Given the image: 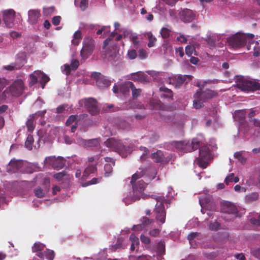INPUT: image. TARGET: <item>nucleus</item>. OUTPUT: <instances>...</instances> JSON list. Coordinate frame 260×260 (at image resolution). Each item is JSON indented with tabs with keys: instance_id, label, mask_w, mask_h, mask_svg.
<instances>
[{
	"instance_id": "obj_35",
	"label": "nucleus",
	"mask_w": 260,
	"mask_h": 260,
	"mask_svg": "<svg viewBox=\"0 0 260 260\" xmlns=\"http://www.w3.org/2000/svg\"><path fill=\"white\" fill-rule=\"evenodd\" d=\"M35 196L39 198H43L45 195V191L42 189L40 187H36L34 190Z\"/></svg>"
},
{
	"instance_id": "obj_51",
	"label": "nucleus",
	"mask_w": 260,
	"mask_h": 260,
	"mask_svg": "<svg viewBox=\"0 0 260 260\" xmlns=\"http://www.w3.org/2000/svg\"><path fill=\"white\" fill-rule=\"evenodd\" d=\"M250 221L251 223L253 225L260 226V215L258 216L257 218H251Z\"/></svg>"
},
{
	"instance_id": "obj_34",
	"label": "nucleus",
	"mask_w": 260,
	"mask_h": 260,
	"mask_svg": "<svg viewBox=\"0 0 260 260\" xmlns=\"http://www.w3.org/2000/svg\"><path fill=\"white\" fill-rule=\"evenodd\" d=\"M234 157L238 159L242 164L245 163L246 158L243 155V151L236 152L234 154Z\"/></svg>"
},
{
	"instance_id": "obj_9",
	"label": "nucleus",
	"mask_w": 260,
	"mask_h": 260,
	"mask_svg": "<svg viewBox=\"0 0 260 260\" xmlns=\"http://www.w3.org/2000/svg\"><path fill=\"white\" fill-rule=\"evenodd\" d=\"M94 41L90 37L85 38L83 42V47L80 51L82 58L87 59L92 53L94 48Z\"/></svg>"
},
{
	"instance_id": "obj_22",
	"label": "nucleus",
	"mask_w": 260,
	"mask_h": 260,
	"mask_svg": "<svg viewBox=\"0 0 260 260\" xmlns=\"http://www.w3.org/2000/svg\"><path fill=\"white\" fill-rule=\"evenodd\" d=\"M151 158L157 163L163 162L165 160L164 154L161 150H158L151 154Z\"/></svg>"
},
{
	"instance_id": "obj_37",
	"label": "nucleus",
	"mask_w": 260,
	"mask_h": 260,
	"mask_svg": "<svg viewBox=\"0 0 260 260\" xmlns=\"http://www.w3.org/2000/svg\"><path fill=\"white\" fill-rule=\"evenodd\" d=\"M141 221L142 225H143V228H145L146 226L151 224L153 222V220L146 217H143L141 219Z\"/></svg>"
},
{
	"instance_id": "obj_20",
	"label": "nucleus",
	"mask_w": 260,
	"mask_h": 260,
	"mask_svg": "<svg viewBox=\"0 0 260 260\" xmlns=\"http://www.w3.org/2000/svg\"><path fill=\"white\" fill-rule=\"evenodd\" d=\"M6 80L4 78H0V102L5 101L7 99L6 94L9 93L8 89H6L3 92L2 90L6 86Z\"/></svg>"
},
{
	"instance_id": "obj_53",
	"label": "nucleus",
	"mask_w": 260,
	"mask_h": 260,
	"mask_svg": "<svg viewBox=\"0 0 260 260\" xmlns=\"http://www.w3.org/2000/svg\"><path fill=\"white\" fill-rule=\"evenodd\" d=\"M61 19V18L60 16H56L53 17V18L52 19V24L55 26L59 25V24L60 22Z\"/></svg>"
},
{
	"instance_id": "obj_49",
	"label": "nucleus",
	"mask_w": 260,
	"mask_h": 260,
	"mask_svg": "<svg viewBox=\"0 0 260 260\" xmlns=\"http://www.w3.org/2000/svg\"><path fill=\"white\" fill-rule=\"evenodd\" d=\"M54 10V8L53 7L44 8L43 10V14L45 16H48L52 14Z\"/></svg>"
},
{
	"instance_id": "obj_16",
	"label": "nucleus",
	"mask_w": 260,
	"mask_h": 260,
	"mask_svg": "<svg viewBox=\"0 0 260 260\" xmlns=\"http://www.w3.org/2000/svg\"><path fill=\"white\" fill-rule=\"evenodd\" d=\"M105 160L107 162L104 166L105 176L108 177L112 173L113 167L115 166V162L113 158L110 157H106Z\"/></svg>"
},
{
	"instance_id": "obj_56",
	"label": "nucleus",
	"mask_w": 260,
	"mask_h": 260,
	"mask_svg": "<svg viewBox=\"0 0 260 260\" xmlns=\"http://www.w3.org/2000/svg\"><path fill=\"white\" fill-rule=\"evenodd\" d=\"M160 231L158 229H155L149 232V235L152 237H157L159 235Z\"/></svg>"
},
{
	"instance_id": "obj_57",
	"label": "nucleus",
	"mask_w": 260,
	"mask_h": 260,
	"mask_svg": "<svg viewBox=\"0 0 260 260\" xmlns=\"http://www.w3.org/2000/svg\"><path fill=\"white\" fill-rule=\"evenodd\" d=\"M220 226V224L217 222L214 223H211L209 226V228L211 230H216Z\"/></svg>"
},
{
	"instance_id": "obj_1",
	"label": "nucleus",
	"mask_w": 260,
	"mask_h": 260,
	"mask_svg": "<svg viewBox=\"0 0 260 260\" xmlns=\"http://www.w3.org/2000/svg\"><path fill=\"white\" fill-rule=\"evenodd\" d=\"M254 37V35L250 33H237L229 38L228 39V43L231 47L234 49H238L244 47L248 42V45L247 46V49L249 50L251 44L255 43L256 44L257 43V42L252 40Z\"/></svg>"
},
{
	"instance_id": "obj_13",
	"label": "nucleus",
	"mask_w": 260,
	"mask_h": 260,
	"mask_svg": "<svg viewBox=\"0 0 260 260\" xmlns=\"http://www.w3.org/2000/svg\"><path fill=\"white\" fill-rule=\"evenodd\" d=\"M179 15L181 21L184 22H190L195 18V14L193 12L188 9L182 10L179 13Z\"/></svg>"
},
{
	"instance_id": "obj_21",
	"label": "nucleus",
	"mask_w": 260,
	"mask_h": 260,
	"mask_svg": "<svg viewBox=\"0 0 260 260\" xmlns=\"http://www.w3.org/2000/svg\"><path fill=\"white\" fill-rule=\"evenodd\" d=\"M111 81L107 78L106 77L102 76L96 81V85L101 88L107 87L111 85Z\"/></svg>"
},
{
	"instance_id": "obj_25",
	"label": "nucleus",
	"mask_w": 260,
	"mask_h": 260,
	"mask_svg": "<svg viewBox=\"0 0 260 260\" xmlns=\"http://www.w3.org/2000/svg\"><path fill=\"white\" fill-rule=\"evenodd\" d=\"M96 171V165H89L84 170L83 177H87L90 174L93 173Z\"/></svg>"
},
{
	"instance_id": "obj_63",
	"label": "nucleus",
	"mask_w": 260,
	"mask_h": 260,
	"mask_svg": "<svg viewBox=\"0 0 260 260\" xmlns=\"http://www.w3.org/2000/svg\"><path fill=\"white\" fill-rule=\"evenodd\" d=\"M103 75L101 74L99 72H93L91 74V77L96 80V81H98V79L101 77Z\"/></svg>"
},
{
	"instance_id": "obj_59",
	"label": "nucleus",
	"mask_w": 260,
	"mask_h": 260,
	"mask_svg": "<svg viewBox=\"0 0 260 260\" xmlns=\"http://www.w3.org/2000/svg\"><path fill=\"white\" fill-rule=\"evenodd\" d=\"M99 182V180L98 178H93L90 181L86 182L84 185H83V186H86L91 184H95Z\"/></svg>"
},
{
	"instance_id": "obj_24",
	"label": "nucleus",
	"mask_w": 260,
	"mask_h": 260,
	"mask_svg": "<svg viewBox=\"0 0 260 260\" xmlns=\"http://www.w3.org/2000/svg\"><path fill=\"white\" fill-rule=\"evenodd\" d=\"M83 143L87 147H96L100 144V139H92L90 140H83Z\"/></svg>"
},
{
	"instance_id": "obj_27",
	"label": "nucleus",
	"mask_w": 260,
	"mask_h": 260,
	"mask_svg": "<svg viewBox=\"0 0 260 260\" xmlns=\"http://www.w3.org/2000/svg\"><path fill=\"white\" fill-rule=\"evenodd\" d=\"M34 120L35 116L32 115L30 116L26 122V127L29 132H32L35 128Z\"/></svg>"
},
{
	"instance_id": "obj_8",
	"label": "nucleus",
	"mask_w": 260,
	"mask_h": 260,
	"mask_svg": "<svg viewBox=\"0 0 260 260\" xmlns=\"http://www.w3.org/2000/svg\"><path fill=\"white\" fill-rule=\"evenodd\" d=\"M24 89V84L23 81L21 79L15 80L13 83L6 89L8 90L9 93L6 94L7 99L9 98L10 95L13 96H18L21 95Z\"/></svg>"
},
{
	"instance_id": "obj_38",
	"label": "nucleus",
	"mask_w": 260,
	"mask_h": 260,
	"mask_svg": "<svg viewBox=\"0 0 260 260\" xmlns=\"http://www.w3.org/2000/svg\"><path fill=\"white\" fill-rule=\"evenodd\" d=\"M44 248V245L40 243H35L32 247V252L42 251Z\"/></svg>"
},
{
	"instance_id": "obj_61",
	"label": "nucleus",
	"mask_w": 260,
	"mask_h": 260,
	"mask_svg": "<svg viewBox=\"0 0 260 260\" xmlns=\"http://www.w3.org/2000/svg\"><path fill=\"white\" fill-rule=\"evenodd\" d=\"M15 67V66H14V63L13 62L10 64L9 65L4 66V69L8 71H11L16 70Z\"/></svg>"
},
{
	"instance_id": "obj_40",
	"label": "nucleus",
	"mask_w": 260,
	"mask_h": 260,
	"mask_svg": "<svg viewBox=\"0 0 260 260\" xmlns=\"http://www.w3.org/2000/svg\"><path fill=\"white\" fill-rule=\"evenodd\" d=\"M74 122H78L77 115H72L67 120L66 124L67 126H69Z\"/></svg>"
},
{
	"instance_id": "obj_31",
	"label": "nucleus",
	"mask_w": 260,
	"mask_h": 260,
	"mask_svg": "<svg viewBox=\"0 0 260 260\" xmlns=\"http://www.w3.org/2000/svg\"><path fill=\"white\" fill-rule=\"evenodd\" d=\"M159 89L161 91H163V92H165L168 93V94H162L161 95V97L168 98L172 99L173 94H172V91H171V89H170L165 86H162V87H160Z\"/></svg>"
},
{
	"instance_id": "obj_64",
	"label": "nucleus",
	"mask_w": 260,
	"mask_h": 260,
	"mask_svg": "<svg viewBox=\"0 0 260 260\" xmlns=\"http://www.w3.org/2000/svg\"><path fill=\"white\" fill-rule=\"evenodd\" d=\"M251 122H252L253 124L257 127H260V120L255 118H253L249 120Z\"/></svg>"
},
{
	"instance_id": "obj_52",
	"label": "nucleus",
	"mask_w": 260,
	"mask_h": 260,
	"mask_svg": "<svg viewBox=\"0 0 260 260\" xmlns=\"http://www.w3.org/2000/svg\"><path fill=\"white\" fill-rule=\"evenodd\" d=\"M70 66L72 68V70L75 71L78 68L79 66V62L77 59H74L72 61Z\"/></svg>"
},
{
	"instance_id": "obj_41",
	"label": "nucleus",
	"mask_w": 260,
	"mask_h": 260,
	"mask_svg": "<svg viewBox=\"0 0 260 260\" xmlns=\"http://www.w3.org/2000/svg\"><path fill=\"white\" fill-rule=\"evenodd\" d=\"M160 34L162 38L167 39L170 36V30L167 28L163 27L161 29Z\"/></svg>"
},
{
	"instance_id": "obj_48",
	"label": "nucleus",
	"mask_w": 260,
	"mask_h": 260,
	"mask_svg": "<svg viewBox=\"0 0 260 260\" xmlns=\"http://www.w3.org/2000/svg\"><path fill=\"white\" fill-rule=\"evenodd\" d=\"M234 177V173L229 174L225 178L224 183L228 185L230 182H233Z\"/></svg>"
},
{
	"instance_id": "obj_26",
	"label": "nucleus",
	"mask_w": 260,
	"mask_h": 260,
	"mask_svg": "<svg viewBox=\"0 0 260 260\" xmlns=\"http://www.w3.org/2000/svg\"><path fill=\"white\" fill-rule=\"evenodd\" d=\"M75 5L80 8L82 11H84L88 7V0H75Z\"/></svg>"
},
{
	"instance_id": "obj_33",
	"label": "nucleus",
	"mask_w": 260,
	"mask_h": 260,
	"mask_svg": "<svg viewBox=\"0 0 260 260\" xmlns=\"http://www.w3.org/2000/svg\"><path fill=\"white\" fill-rule=\"evenodd\" d=\"M34 143V138L31 135H28L25 142V145L29 150L32 149V145Z\"/></svg>"
},
{
	"instance_id": "obj_55",
	"label": "nucleus",
	"mask_w": 260,
	"mask_h": 260,
	"mask_svg": "<svg viewBox=\"0 0 260 260\" xmlns=\"http://www.w3.org/2000/svg\"><path fill=\"white\" fill-rule=\"evenodd\" d=\"M147 56V52L144 49H141L139 50V57L141 59H145Z\"/></svg>"
},
{
	"instance_id": "obj_43",
	"label": "nucleus",
	"mask_w": 260,
	"mask_h": 260,
	"mask_svg": "<svg viewBox=\"0 0 260 260\" xmlns=\"http://www.w3.org/2000/svg\"><path fill=\"white\" fill-rule=\"evenodd\" d=\"M129 258L130 260H133V259L134 260H150V257L146 255H142L138 257L131 256Z\"/></svg>"
},
{
	"instance_id": "obj_12",
	"label": "nucleus",
	"mask_w": 260,
	"mask_h": 260,
	"mask_svg": "<svg viewBox=\"0 0 260 260\" xmlns=\"http://www.w3.org/2000/svg\"><path fill=\"white\" fill-rule=\"evenodd\" d=\"M84 107L92 115H95L99 112L97 101L93 98H88L83 101Z\"/></svg>"
},
{
	"instance_id": "obj_44",
	"label": "nucleus",
	"mask_w": 260,
	"mask_h": 260,
	"mask_svg": "<svg viewBox=\"0 0 260 260\" xmlns=\"http://www.w3.org/2000/svg\"><path fill=\"white\" fill-rule=\"evenodd\" d=\"M199 235V233L198 232H193L189 234L187 236V239L189 241L190 244L192 246V243L193 242L194 239L197 237Z\"/></svg>"
},
{
	"instance_id": "obj_4",
	"label": "nucleus",
	"mask_w": 260,
	"mask_h": 260,
	"mask_svg": "<svg viewBox=\"0 0 260 260\" xmlns=\"http://www.w3.org/2000/svg\"><path fill=\"white\" fill-rule=\"evenodd\" d=\"M172 145L180 152L187 153L199 148L200 141L197 138H193L191 143L186 141H174Z\"/></svg>"
},
{
	"instance_id": "obj_47",
	"label": "nucleus",
	"mask_w": 260,
	"mask_h": 260,
	"mask_svg": "<svg viewBox=\"0 0 260 260\" xmlns=\"http://www.w3.org/2000/svg\"><path fill=\"white\" fill-rule=\"evenodd\" d=\"M251 253L254 257L260 258V248L251 249Z\"/></svg>"
},
{
	"instance_id": "obj_50",
	"label": "nucleus",
	"mask_w": 260,
	"mask_h": 260,
	"mask_svg": "<svg viewBox=\"0 0 260 260\" xmlns=\"http://www.w3.org/2000/svg\"><path fill=\"white\" fill-rule=\"evenodd\" d=\"M127 55L129 59H134L137 57V53L135 50L133 49L128 51Z\"/></svg>"
},
{
	"instance_id": "obj_62",
	"label": "nucleus",
	"mask_w": 260,
	"mask_h": 260,
	"mask_svg": "<svg viewBox=\"0 0 260 260\" xmlns=\"http://www.w3.org/2000/svg\"><path fill=\"white\" fill-rule=\"evenodd\" d=\"M176 53L178 54L181 57L184 55V52L182 47H179L176 49Z\"/></svg>"
},
{
	"instance_id": "obj_19",
	"label": "nucleus",
	"mask_w": 260,
	"mask_h": 260,
	"mask_svg": "<svg viewBox=\"0 0 260 260\" xmlns=\"http://www.w3.org/2000/svg\"><path fill=\"white\" fill-rule=\"evenodd\" d=\"M133 82L127 81L119 85V91L124 96L129 94V89H131Z\"/></svg>"
},
{
	"instance_id": "obj_23",
	"label": "nucleus",
	"mask_w": 260,
	"mask_h": 260,
	"mask_svg": "<svg viewBox=\"0 0 260 260\" xmlns=\"http://www.w3.org/2000/svg\"><path fill=\"white\" fill-rule=\"evenodd\" d=\"M199 95V93L197 92L194 94V100L193 102V106L197 109L202 108L204 105L203 103L205 102L202 100V99L200 98Z\"/></svg>"
},
{
	"instance_id": "obj_45",
	"label": "nucleus",
	"mask_w": 260,
	"mask_h": 260,
	"mask_svg": "<svg viewBox=\"0 0 260 260\" xmlns=\"http://www.w3.org/2000/svg\"><path fill=\"white\" fill-rule=\"evenodd\" d=\"M30 78V81L29 85L30 86L34 85L35 84H36L38 82V79L36 76H35L34 74H31L29 76Z\"/></svg>"
},
{
	"instance_id": "obj_39",
	"label": "nucleus",
	"mask_w": 260,
	"mask_h": 260,
	"mask_svg": "<svg viewBox=\"0 0 260 260\" xmlns=\"http://www.w3.org/2000/svg\"><path fill=\"white\" fill-rule=\"evenodd\" d=\"M45 255L48 260H53L55 256L54 252L49 249H47L45 251Z\"/></svg>"
},
{
	"instance_id": "obj_18",
	"label": "nucleus",
	"mask_w": 260,
	"mask_h": 260,
	"mask_svg": "<svg viewBox=\"0 0 260 260\" xmlns=\"http://www.w3.org/2000/svg\"><path fill=\"white\" fill-rule=\"evenodd\" d=\"M123 36L124 38H128L134 45L137 46L139 44V41L137 35L133 33L131 31L127 30H124Z\"/></svg>"
},
{
	"instance_id": "obj_29",
	"label": "nucleus",
	"mask_w": 260,
	"mask_h": 260,
	"mask_svg": "<svg viewBox=\"0 0 260 260\" xmlns=\"http://www.w3.org/2000/svg\"><path fill=\"white\" fill-rule=\"evenodd\" d=\"M132 94L133 99H136L140 95L142 90L140 88H136L134 84L133 83L131 87Z\"/></svg>"
},
{
	"instance_id": "obj_30",
	"label": "nucleus",
	"mask_w": 260,
	"mask_h": 260,
	"mask_svg": "<svg viewBox=\"0 0 260 260\" xmlns=\"http://www.w3.org/2000/svg\"><path fill=\"white\" fill-rule=\"evenodd\" d=\"M82 38V33L81 31L77 30L74 34L73 39L72 40V43L75 45L77 46L79 44L80 40Z\"/></svg>"
},
{
	"instance_id": "obj_2",
	"label": "nucleus",
	"mask_w": 260,
	"mask_h": 260,
	"mask_svg": "<svg viewBox=\"0 0 260 260\" xmlns=\"http://www.w3.org/2000/svg\"><path fill=\"white\" fill-rule=\"evenodd\" d=\"M144 175L143 171H137L133 175L131 183L132 185L134 196L136 200H139L141 198H146L147 195L144 193V190L146 187V184L143 180L138 179L142 178Z\"/></svg>"
},
{
	"instance_id": "obj_36",
	"label": "nucleus",
	"mask_w": 260,
	"mask_h": 260,
	"mask_svg": "<svg viewBox=\"0 0 260 260\" xmlns=\"http://www.w3.org/2000/svg\"><path fill=\"white\" fill-rule=\"evenodd\" d=\"M67 177V174L65 171H62L61 172L56 173L54 175V177L58 181H60L64 178L68 179V177Z\"/></svg>"
},
{
	"instance_id": "obj_6",
	"label": "nucleus",
	"mask_w": 260,
	"mask_h": 260,
	"mask_svg": "<svg viewBox=\"0 0 260 260\" xmlns=\"http://www.w3.org/2000/svg\"><path fill=\"white\" fill-rule=\"evenodd\" d=\"M221 210L223 214L222 217L227 220L236 217L238 213L237 207L232 203L228 201L223 203Z\"/></svg>"
},
{
	"instance_id": "obj_11",
	"label": "nucleus",
	"mask_w": 260,
	"mask_h": 260,
	"mask_svg": "<svg viewBox=\"0 0 260 260\" xmlns=\"http://www.w3.org/2000/svg\"><path fill=\"white\" fill-rule=\"evenodd\" d=\"M155 215V219L159 221L161 224L165 222L166 212L165 209V206L162 203L157 202L155 208L154 210Z\"/></svg>"
},
{
	"instance_id": "obj_60",
	"label": "nucleus",
	"mask_w": 260,
	"mask_h": 260,
	"mask_svg": "<svg viewBox=\"0 0 260 260\" xmlns=\"http://www.w3.org/2000/svg\"><path fill=\"white\" fill-rule=\"evenodd\" d=\"M144 229V228H143V225H142V224L141 223V224H138L137 225H134L133 226L132 230L133 231H142Z\"/></svg>"
},
{
	"instance_id": "obj_28",
	"label": "nucleus",
	"mask_w": 260,
	"mask_h": 260,
	"mask_svg": "<svg viewBox=\"0 0 260 260\" xmlns=\"http://www.w3.org/2000/svg\"><path fill=\"white\" fill-rule=\"evenodd\" d=\"M146 36L147 37L149 40V42L147 44L148 47L151 48L153 47L156 42V38L154 37L151 32H148Z\"/></svg>"
},
{
	"instance_id": "obj_17",
	"label": "nucleus",
	"mask_w": 260,
	"mask_h": 260,
	"mask_svg": "<svg viewBox=\"0 0 260 260\" xmlns=\"http://www.w3.org/2000/svg\"><path fill=\"white\" fill-rule=\"evenodd\" d=\"M28 15L29 23L34 24L37 23L40 16V12L38 10H30L28 11Z\"/></svg>"
},
{
	"instance_id": "obj_58",
	"label": "nucleus",
	"mask_w": 260,
	"mask_h": 260,
	"mask_svg": "<svg viewBox=\"0 0 260 260\" xmlns=\"http://www.w3.org/2000/svg\"><path fill=\"white\" fill-rule=\"evenodd\" d=\"M67 106L64 105H61L56 108V113L58 114H61L65 110Z\"/></svg>"
},
{
	"instance_id": "obj_32",
	"label": "nucleus",
	"mask_w": 260,
	"mask_h": 260,
	"mask_svg": "<svg viewBox=\"0 0 260 260\" xmlns=\"http://www.w3.org/2000/svg\"><path fill=\"white\" fill-rule=\"evenodd\" d=\"M13 63L15 66V69L16 70H20L26 63V61L23 58H18Z\"/></svg>"
},
{
	"instance_id": "obj_14",
	"label": "nucleus",
	"mask_w": 260,
	"mask_h": 260,
	"mask_svg": "<svg viewBox=\"0 0 260 260\" xmlns=\"http://www.w3.org/2000/svg\"><path fill=\"white\" fill-rule=\"evenodd\" d=\"M187 75H179L174 76L169 78V83L173 85L176 88H179L185 82Z\"/></svg>"
},
{
	"instance_id": "obj_10",
	"label": "nucleus",
	"mask_w": 260,
	"mask_h": 260,
	"mask_svg": "<svg viewBox=\"0 0 260 260\" xmlns=\"http://www.w3.org/2000/svg\"><path fill=\"white\" fill-rule=\"evenodd\" d=\"M44 164L46 166H51L55 169H62L64 166V160L61 157L55 156L46 157L44 160Z\"/></svg>"
},
{
	"instance_id": "obj_7",
	"label": "nucleus",
	"mask_w": 260,
	"mask_h": 260,
	"mask_svg": "<svg viewBox=\"0 0 260 260\" xmlns=\"http://www.w3.org/2000/svg\"><path fill=\"white\" fill-rule=\"evenodd\" d=\"M211 158V152L207 146L201 147L200 149L199 156L197 158V164L201 168H206L208 161Z\"/></svg>"
},
{
	"instance_id": "obj_3",
	"label": "nucleus",
	"mask_w": 260,
	"mask_h": 260,
	"mask_svg": "<svg viewBox=\"0 0 260 260\" xmlns=\"http://www.w3.org/2000/svg\"><path fill=\"white\" fill-rule=\"evenodd\" d=\"M104 143L107 147L118 152L122 157H125L127 153H130L129 146L124 145L121 141L114 138H109Z\"/></svg>"
},
{
	"instance_id": "obj_46",
	"label": "nucleus",
	"mask_w": 260,
	"mask_h": 260,
	"mask_svg": "<svg viewBox=\"0 0 260 260\" xmlns=\"http://www.w3.org/2000/svg\"><path fill=\"white\" fill-rule=\"evenodd\" d=\"M129 239L132 242V244H134V245H138L139 244V239L135 235V234H132L130 235Z\"/></svg>"
},
{
	"instance_id": "obj_54",
	"label": "nucleus",
	"mask_w": 260,
	"mask_h": 260,
	"mask_svg": "<svg viewBox=\"0 0 260 260\" xmlns=\"http://www.w3.org/2000/svg\"><path fill=\"white\" fill-rule=\"evenodd\" d=\"M140 239L141 242L144 244H148L150 243V239L144 235H141Z\"/></svg>"
},
{
	"instance_id": "obj_42",
	"label": "nucleus",
	"mask_w": 260,
	"mask_h": 260,
	"mask_svg": "<svg viewBox=\"0 0 260 260\" xmlns=\"http://www.w3.org/2000/svg\"><path fill=\"white\" fill-rule=\"evenodd\" d=\"M185 51L186 54L188 56H191L193 52L196 51L194 47L190 45L187 46L185 47Z\"/></svg>"
},
{
	"instance_id": "obj_5",
	"label": "nucleus",
	"mask_w": 260,
	"mask_h": 260,
	"mask_svg": "<svg viewBox=\"0 0 260 260\" xmlns=\"http://www.w3.org/2000/svg\"><path fill=\"white\" fill-rule=\"evenodd\" d=\"M236 86L243 91H253L255 90V81L249 80L241 76L235 78Z\"/></svg>"
},
{
	"instance_id": "obj_15",
	"label": "nucleus",
	"mask_w": 260,
	"mask_h": 260,
	"mask_svg": "<svg viewBox=\"0 0 260 260\" xmlns=\"http://www.w3.org/2000/svg\"><path fill=\"white\" fill-rule=\"evenodd\" d=\"M197 93H199V95L200 96V98H201L202 100L204 101L205 102L208 100L214 98L217 94V93L215 91L208 89H207L203 91H201V89H200Z\"/></svg>"
}]
</instances>
